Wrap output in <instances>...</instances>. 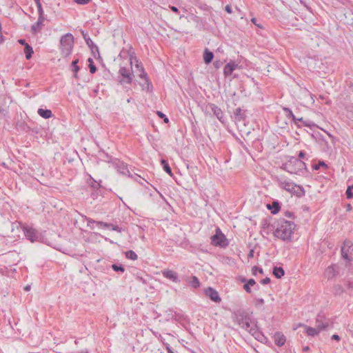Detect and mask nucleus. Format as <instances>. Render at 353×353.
Here are the masks:
<instances>
[{
    "label": "nucleus",
    "mask_w": 353,
    "mask_h": 353,
    "mask_svg": "<svg viewBox=\"0 0 353 353\" xmlns=\"http://www.w3.org/2000/svg\"><path fill=\"white\" fill-rule=\"evenodd\" d=\"M296 228L294 222L285 219L279 220L274 226V236L283 241H290Z\"/></svg>",
    "instance_id": "obj_1"
},
{
    "label": "nucleus",
    "mask_w": 353,
    "mask_h": 353,
    "mask_svg": "<svg viewBox=\"0 0 353 353\" xmlns=\"http://www.w3.org/2000/svg\"><path fill=\"white\" fill-rule=\"evenodd\" d=\"M232 319L242 328L247 330L252 336L256 338L259 334L258 329L254 322L252 321L248 314L242 310H237L232 313Z\"/></svg>",
    "instance_id": "obj_2"
},
{
    "label": "nucleus",
    "mask_w": 353,
    "mask_h": 353,
    "mask_svg": "<svg viewBox=\"0 0 353 353\" xmlns=\"http://www.w3.org/2000/svg\"><path fill=\"white\" fill-rule=\"evenodd\" d=\"M281 168L290 174H300L306 170V164L301 159L291 157L288 163L283 165Z\"/></svg>",
    "instance_id": "obj_3"
},
{
    "label": "nucleus",
    "mask_w": 353,
    "mask_h": 353,
    "mask_svg": "<svg viewBox=\"0 0 353 353\" xmlns=\"http://www.w3.org/2000/svg\"><path fill=\"white\" fill-rule=\"evenodd\" d=\"M277 181L280 188L292 194H296L298 196H301L304 194V190L302 187L296 185L285 176L279 177Z\"/></svg>",
    "instance_id": "obj_4"
},
{
    "label": "nucleus",
    "mask_w": 353,
    "mask_h": 353,
    "mask_svg": "<svg viewBox=\"0 0 353 353\" xmlns=\"http://www.w3.org/2000/svg\"><path fill=\"white\" fill-rule=\"evenodd\" d=\"M73 46L74 37L72 34L67 33L61 37L59 48L64 57H68L71 54Z\"/></svg>",
    "instance_id": "obj_5"
},
{
    "label": "nucleus",
    "mask_w": 353,
    "mask_h": 353,
    "mask_svg": "<svg viewBox=\"0 0 353 353\" xmlns=\"http://www.w3.org/2000/svg\"><path fill=\"white\" fill-rule=\"evenodd\" d=\"M85 219L87 221L88 227H89L90 229H94V225L95 224L96 225H97L99 227L111 229L112 230H114V231H116L118 232H121L123 231V229L119 227L118 225H114L113 224L103 222V221H94L90 218H88L86 216H85Z\"/></svg>",
    "instance_id": "obj_6"
},
{
    "label": "nucleus",
    "mask_w": 353,
    "mask_h": 353,
    "mask_svg": "<svg viewBox=\"0 0 353 353\" xmlns=\"http://www.w3.org/2000/svg\"><path fill=\"white\" fill-rule=\"evenodd\" d=\"M211 243L214 246L225 248L228 245V241L220 228H217L215 234L211 236Z\"/></svg>",
    "instance_id": "obj_7"
},
{
    "label": "nucleus",
    "mask_w": 353,
    "mask_h": 353,
    "mask_svg": "<svg viewBox=\"0 0 353 353\" xmlns=\"http://www.w3.org/2000/svg\"><path fill=\"white\" fill-rule=\"evenodd\" d=\"M132 66L130 65L129 68H126L124 66L120 67L119 73L122 77V80L121 83H126L128 84H131L132 82V79L134 77V74L132 72Z\"/></svg>",
    "instance_id": "obj_8"
},
{
    "label": "nucleus",
    "mask_w": 353,
    "mask_h": 353,
    "mask_svg": "<svg viewBox=\"0 0 353 353\" xmlns=\"http://www.w3.org/2000/svg\"><path fill=\"white\" fill-rule=\"evenodd\" d=\"M23 231L26 237L31 242L39 241L40 234L35 229L29 226H24L23 228Z\"/></svg>",
    "instance_id": "obj_9"
},
{
    "label": "nucleus",
    "mask_w": 353,
    "mask_h": 353,
    "mask_svg": "<svg viewBox=\"0 0 353 353\" xmlns=\"http://www.w3.org/2000/svg\"><path fill=\"white\" fill-rule=\"evenodd\" d=\"M205 110L208 112L213 113L220 121L223 122V113L217 105L214 103H208L205 107Z\"/></svg>",
    "instance_id": "obj_10"
},
{
    "label": "nucleus",
    "mask_w": 353,
    "mask_h": 353,
    "mask_svg": "<svg viewBox=\"0 0 353 353\" xmlns=\"http://www.w3.org/2000/svg\"><path fill=\"white\" fill-rule=\"evenodd\" d=\"M316 327H318L321 332L327 329L330 326L329 320L325 318L322 314H319L316 319Z\"/></svg>",
    "instance_id": "obj_11"
},
{
    "label": "nucleus",
    "mask_w": 353,
    "mask_h": 353,
    "mask_svg": "<svg viewBox=\"0 0 353 353\" xmlns=\"http://www.w3.org/2000/svg\"><path fill=\"white\" fill-rule=\"evenodd\" d=\"M46 20V17H39L37 21L31 26V33L37 34L40 32L44 26V21Z\"/></svg>",
    "instance_id": "obj_12"
},
{
    "label": "nucleus",
    "mask_w": 353,
    "mask_h": 353,
    "mask_svg": "<svg viewBox=\"0 0 353 353\" xmlns=\"http://www.w3.org/2000/svg\"><path fill=\"white\" fill-rule=\"evenodd\" d=\"M162 274L165 278L170 279L174 283L179 282L177 273L173 270H165L162 272Z\"/></svg>",
    "instance_id": "obj_13"
},
{
    "label": "nucleus",
    "mask_w": 353,
    "mask_h": 353,
    "mask_svg": "<svg viewBox=\"0 0 353 353\" xmlns=\"http://www.w3.org/2000/svg\"><path fill=\"white\" fill-rule=\"evenodd\" d=\"M205 294L208 296L210 298L212 301L216 303H219L221 301V299L220 298L218 292L212 288H208L205 290Z\"/></svg>",
    "instance_id": "obj_14"
},
{
    "label": "nucleus",
    "mask_w": 353,
    "mask_h": 353,
    "mask_svg": "<svg viewBox=\"0 0 353 353\" xmlns=\"http://www.w3.org/2000/svg\"><path fill=\"white\" fill-rule=\"evenodd\" d=\"M352 247V243L350 241H345L341 248V254L345 259L350 260L349 253L350 249Z\"/></svg>",
    "instance_id": "obj_15"
},
{
    "label": "nucleus",
    "mask_w": 353,
    "mask_h": 353,
    "mask_svg": "<svg viewBox=\"0 0 353 353\" xmlns=\"http://www.w3.org/2000/svg\"><path fill=\"white\" fill-rule=\"evenodd\" d=\"M237 68V64L234 61H230L226 64L223 68V74L225 77H228L232 74L234 70Z\"/></svg>",
    "instance_id": "obj_16"
},
{
    "label": "nucleus",
    "mask_w": 353,
    "mask_h": 353,
    "mask_svg": "<svg viewBox=\"0 0 353 353\" xmlns=\"http://www.w3.org/2000/svg\"><path fill=\"white\" fill-rule=\"evenodd\" d=\"M274 341L276 345L281 347L285 344L286 339L281 332H276L274 335Z\"/></svg>",
    "instance_id": "obj_17"
},
{
    "label": "nucleus",
    "mask_w": 353,
    "mask_h": 353,
    "mask_svg": "<svg viewBox=\"0 0 353 353\" xmlns=\"http://www.w3.org/2000/svg\"><path fill=\"white\" fill-rule=\"evenodd\" d=\"M130 65L132 66L133 61H135V67L140 71L143 67L142 63L137 60L134 52L130 53L129 54Z\"/></svg>",
    "instance_id": "obj_18"
},
{
    "label": "nucleus",
    "mask_w": 353,
    "mask_h": 353,
    "mask_svg": "<svg viewBox=\"0 0 353 353\" xmlns=\"http://www.w3.org/2000/svg\"><path fill=\"white\" fill-rule=\"evenodd\" d=\"M305 333L307 336H317L320 332V330L318 327H312L309 326H305Z\"/></svg>",
    "instance_id": "obj_19"
},
{
    "label": "nucleus",
    "mask_w": 353,
    "mask_h": 353,
    "mask_svg": "<svg viewBox=\"0 0 353 353\" xmlns=\"http://www.w3.org/2000/svg\"><path fill=\"white\" fill-rule=\"evenodd\" d=\"M37 113L40 117L44 119H50L52 117V113L50 110H44L42 108H39L38 109Z\"/></svg>",
    "instance_id": "obj_20"
},
{
    "label": "nucleus",
    "mask_w": 353,
    "mask_h": 353,
    "mask_svg": "<svg viewBox=\"0 0 353 353\" xmlns=\"http://www.w3.org/2000/svg\"><path fill=\"white\" fill-rule=\"evenodd\" d=\"M267 208L271 210L272 214H276L280 210V205L277 201H274L272 204H268Z\"/></svg>",
    "instance_id": "obj_21"
},
{
    "label": "nucleus",
    "mask_w": 353,
    "mask_h": 353,
    "mask_svg": "<svg viewBox=\"0 0 353 353\" xmlns=\"http://www.w3.org/2000/svg\"><path fill=\"white\" fill-rule=\"evenodd\" d=\"M284 270L281 267H274L273 269V274L277 279H281L284 275Z\"/></svg>",
    "instance_id": "obj_22"
},
{
    "label": "nucleus",
    "mask_w": 353,
    "mask_h": 353,
    "mask_svg": "<svg viewBox=\"0 0 353 353\" xmlns=\"http://www.w3.org/2000/svg\"><path fill=\"white\" fill-rule=\"evenodd\" d=\"M283 110L287 114V116L288 117L292 118L293 119V121H294L295 123H296L297 121H303V118L296 119L295 117V116L294 115L292 111L290 108H284Z\"/></svg>",
    "instance_id": "obj_23"
},
{
    "label": "nucleus",
    "mask_w": 353,
    "mask_h": 353,
    "mask_svg": "<svg viewBox=\"0 0 353 353\" xmlns=\"http://www.w3.org/2000/svg\"><path fill=\"white\" fill-rule=\"evenodd\" d=\"M33 52H34L32 48L28 43H26V46L24 47L26 58L27 59H30L32 57Z\"/></svg>",
    "instance_id": "obj_24"
},
{
    "label": "nucleus",
    "mask_w": 353,
    "mask_h": 353,
    "mask_svg": "<svg viewBox=\"0 0 353 353\" xmlns=\"http://www.w3.org/2000/svg\"><path fill=\"white\" fill-rule=\"evenodd\" d=\"M214 57V54L212 52L208 51V50H205L203 55L204 61L205 63H210Z\"/></svg>",
    "instance_id": "obj_25"
},
{
    "label": "nucleus",
    "mask_w": 353,
    "mask_h": 353,
    "mask_svg": "<svg viewBox=\"0 0 353 353\" xmlns=\"http://www.w3.org/2000/svg\"><path fill=\"white\" fill-rule=\"evenodd\" d=\"M89 180L88 183L94 189V190H98L101 187V184L99 182L97 181L95 179H94L91 175H89Z\"/></svg>",
    "instance_id": "obj_26"
},
{
    "label": "nucleus",
    "mask_w": 353,
    "mask_h": 353,
    "mask_svg": "<svg viewBox=\"0 0 353 353\" xmlns=\"http://www.w3.org/2000/svg\"><path fill=\"white\" fill-rule=\"evenodd\" d=\"M236 119L238 120H242L245 117V112L240 108H236L234 112Z\"/></svg>",
    "instance_id": "obj_27"
},
{
    "label": "nucleus",
    "mask_w": 353,
    "mask_h": 353,
    "mask_svg": "<svg viewBox=\"0 0 353 353\" xmlns=\"http://www.w3.org/2000/svg\"><path fill=\"white\" fill-rule=\"evenodd\" d=\"M255 284H256L255 281H254L253 279H249V280L247 281V283L244 285L243 288H244V290H245L247 292L250 293V292H251L250 287H251V286H254Z\"/></svg>",
    "instance_id": "obj_28"
},
{
    "label": "nucleus",
    "mask_w": 353,
    "mask_h": 353,
    "mask_svg": "<svg viewBox=\"0 0 353 353\" xmlns=\"http://www.w3.org/2000/svg\"><path fill=\"white\" fill-rule=\"evenodd\" d=\"M161 165H163V170L168 174H170V176H172V170L168 164V163L167 162V161L165 160H162L161 161Z\"/></svg>",
    "instance_id": "obj_29"
},
{
    "label": "nucleus",
    "mask_w": 353,
    "mask_h": 353,
    "mask_svg": "<svg viewBox=\"0 0 353 353\" xmlns=\"http://www.w3.org/2000/svg\"><path fill=\"white\" fill-rule=\"evenodd\" d=\"M125 256L127 259L131 260H137L138 258L137 254L132 250H129L125 252Z\"/></svg>",
    "instance_id": "obj_30"
},
{
    "label": "nucleus",
    "mask_w": 353,
    "mask_h": 353,
    "mask_svg": "<svg viewBox=\"0 0 353 353\" xmlns=\"http://www.w3.org/2000/svg\"><path fill=\"white\" fill-rule=\"evenodd\" d=\"M6 95L0 93V113L4 110L3 107L6 105Z\"/></svg>",
    "instance_id": "obj_31"
},
{
    "label": "nucleus",
    "mask_w": 353,
    "mask_h": 353,
    "mask_svg": "<svg viewBox=\"0 0 353 353\" xmlns=\"http://www.w3.org/2000/svg\"><path fill=\"white\" fill-rule=\"evenodd\" d=\"M191 286L194 288H197L200 285V282L198 279V278L195 276H192V281L190 283Z\"/></svg>",
    "instance_id": "obj_32"
},
{
    "label": "nucleus",
    "mask_w": 353,
    "mask_h": 353,
    "mask_svg": "<svg viewBox=\"0 0 353 353\" xmlns=\"http://www.w3.org/2000/svg\"><path fill=\"white\" fill-rule=\"evenodd\" d=\"M35 3H36L37 8L39 17H45L44 11L43 10L41 1Z\"/></svg>",
    "instance_id": "obj_33"
},
{
    "label": "nucleus",
    "mask_w": 353,
    "mask_h": 353,
    "mask_svg": "<svg viewBox=\"0 0 353 353\" xmlns=\"http://www.w3.org/2000/svg\"><path fill=\"white\" fill-rule=\"evenodd\" d=\"M88 61H89V68H90V72L92 74L95 73V72H96V71H97V68H96V66L94 65L93 60H92L91 58H89V59H88Z\"/></svg>",
    "instance_id": "obj_34"
},
{
    "label": "nucleus",
    "mask_w": 353,
    "mask_h": 353,
    "mask_svg": "<svg viewBox=\"0 0 353 353\" xmlns=\"http://www.w3.org/2000/svg\"><path fill=\"white\" fill-rule=\"evenodd\" d=\"M83 37H84V39H85V42H86L87 45H88V46H90V47H92L93 46H94V47H95L96 48H97V47L94 44V43H93V41H92V39H91L89 37H87V34H83Z\"/></svg>",
    "instance_id": "obj_35"
},
{
    "label": "nucleus",
    "mask_w": 353,
    "mask_h": 353,
    "mask_svg": "<svg viewBox=\"0 0 353 353\" xmlns=\"http://www.w3.org/2000/svg\"><path fill=\"white\" fill-rule=\"evenodd\" d=\"M352 189H353V185L351 186H349L346 190L345 194L347 199H352L353 198V193L352 192Z\"/></svg>",
    "instance_id": "obj_36"
},
{
    "label": "nucleus",
    "mask_w": 353,
    "mask_h": 353,
    "mask_svg": "<svg viewBox=\"0 0 353 353\" xmlns=\"http://www.w3.org/2000/svg\"><path fill=\"white\" fill-rule=\"evenodd\" d=\"M334 268L332 266H330L327 268L325 273L327 274L328 278H330L334 276Z\"/></svg>",
    "instance_id": "obj_37"
},
{
    "label": "nucleus",
    "mask_w": 353,
    "mask_h": 353,
    "mask_svg": "<svg viewBox=\"0 0 353 353\" xmlns=\"http://www.w3.org/2000/svg\"><path fill=\"white\" fill-rule=\"evenodd\" d=\"M112 269H113L114 271H116V272H119V271H120V272H123L125 271L124 268H123V266H121V265H116V264H113V265H112Z\"/></svg>",
    "instance_id": "obj_38"
},
{
    "label": "nucleus",
    "mask_w": 353,
    "mask_h": 353,
    "mask_svg": "<svg viewBox=\"0 0 353 353\" xmlns=\"http://www.w3.org/2000/svg\"><path fill=\"white\" fill-rule=\"evenodd\" d=\"M77 63H78V60H77H77L73 61H72V70H73L75 73H77V72L79 71V66L77 65Z\"/></svg>",
    "instance_id": "obj_39"
},
{
    "label": "nucleus",
    "mask_w": 353,
    "mask_h": 353,
    "mask_svg": "<svg viewBox=\"0 0 353 353\" xmlns=\"http://www.w3.org/2000/svg\"><path fill=\"white\" fill-rule=\"evenodd\" d=\"M157 115L160 117L164 119V122L165 123H168L169 122L168 118L161 112L157 111Z\"/></svg>",
    "instance_id": "obj_40"
},
{
    "label": "nucleus",
    "mask_w": 353,
    "mask_h": 353,
    "mask_svg": "<svg viewBox=\"0 0 353 353\" xmlns=\"http://www.w3.org/2000/svg\"><path fill=\"white\" fill-rule=\"evenodd\" d=\"M257 272H259L261 274L263 273V270L261 268H259L256 266H254L252 268V274L256 275L257 274Z\"/></svg>",
    "instance_id": "obj_41"
},
{
    "label": "nucleus",
    "mask_w": 353,
    "mask_h": 353,
    "mask_svg": "<svg viewBox=\"0 0 353 353\" xmlns=\"http://www.w3.org/2000/svg\"><path fill=\"white\" fill-rule=\"evenodd\" d=\"M139 76L141 79H147V74L145 73L143 68H141V70H140Z\"/></svg>",
    "instance_id": "obj_42"
},
{
    "label": "nucleus",
    "mask_w": 353,
    "mask_h": 353,
    "mask_svg": "<svg viewBox=\"0 0 353 353\" xmlns=\"http://www.w3.org/2000/svg\"><path fill=\"white\" fill-rule=\"evenodd\" d=\"M264 303V300L261 298H259L256 299V305L259 306Z\"/></svg>",
    "instance_id": "obj_43"
},
{
    "label": "nucleus",
    "mask_w": 353,
    "mask_h": 353,
    "mask_svg": "<svg viewBox=\"0 0 353 353\" xmlns=\"http://www.w3.org/2000/svg\"><path fill=\"white\" fill-rule=\"evenodd\" d=\"M74 1L80 5H85L89 2V0H74Z\"/></svg>",
    "instance_id": "obj_44"
},
{
    "label": "nucleus",
    "mask_w": 353,
    "mask_h": 353,
    "mask_svg": "<svg viewBox=\"0 0 353 353\" xmlns=\"http://www.w3.org/2000/svg\"><path fill=\"white\" fill-rule=\"evenodd\" d=\"M270 282V279L268 277H265V279L261 280V283L263 285L268 284Z\"/></svg>",
    "instance_id": "obj_45"
},
{
    "label": "nucleus",
    "mask_w": 353,
    "mask_h": 353,
    "mask_svg": "<svg viewBox=\"0 0 353 353\" xmlns=\"http://www.w3.org/2000/svg\"><path fill=\"white\" fill-rule=\"evenodd\" d=\"M305 152L304 151H300L299 153V159H305Z\"/></svg>",
    "instance_id": "obj_46"
},
{
    "label": "nucleus",
    "mask_w": 353,
    "mask_h": 353,
    "mask_svg": "<svg viewBox=\"0 0 353 353\" xmlns=\"http://www.w3.org/2000/svg\"><path fill=\"white\" fill-rule=\"evenodd\" d=\"M225 10L229 14H231L232 12V7L229 5H227L225 6Z\"/></svg>",
    "instance_id": "obj_47"
},
{
    "label": "nucleus",
    "mask_w": 353,
    "mask_h": 353,
    "mask_svg": "<svg viewBox=\"0 0 353 353\" xmlns=\"http://www.w3.org/2000/svg\"><path fill=\"white\" fill-rule=\"evenodd\" d=\"M121 165V168H123V171H122V173L125 174V171L126 172H128V170H127V168H126V165L123 163H121L120 164Z\"/></svg>",
    "instance_id": "obj_48"
},
{
    "label": "nucleus",
    "mask_w": 353,
    "mask_h": 353,
    "mask_svg": "<svg viewBox=\"0 0 353 353\" xmlns=\"http://www.w3.org/2000/svg\"><path fill=\"white\" fill-rule=\"evenodd\" d=\"M332 339L339 341H340L341 338L338 334H335L332 336Z\"/></svg>",
    "instance_id": "obj_49"
},
{
    "label": "nucleus",
    "mask_w": 353,
    "mask_h": 353,
    "mask_svg": "<svg viewBox=\"0 0 353 353\" xmlns=\"http://www.w3.org/2000/svg\"><path fill=\"white\" fill-rule=\"evenodd\" d=\"M136 181L141 185L143 184V181L146 182V181L145 179H141L139 176H137V179H136Z\"/></svg>",
    "instance_id": "obj_50"
},
{
    "label": "nucleus",
    "mask_w": 353,
    "mask_h": 353,
    "mask_svg": "<svg viewBox=\"0 0 353 353\" xmlns=\"http://www.w3.org/2000/svg\"><path fill=\"white\" fill-rule=\"evenodd\" d=\"M170 8L171 9L172 11H173L174 12H176V13H178L179 12V10L175 6H170Z\"/></svg>",
    "instance_id": "obj_51"
},
{
    "label": "nucleus",
    "mask_w": 353,
    "mask_h": 353,
    "mask_svg": "<svg viewBox=\"0 0 353 353\" xmlns=\"http://www.w3.org/2000/svg\"><path fill=\"white\" fill-rule=\"evenodd\" d=\"M319 99H321V100H325V103H327V104H329V103H330V100L326 99L325 98V97H324V96H323V95H320V96H319Z\"/></svg>",
    "instance_id": "obj_52"
},
{
    "label": "nucleus",
    "mask_w": 353,
    "mask_h": 353,
    "mask_svg": "<svg viewBox=\"0 0 353 353\" xmlns=\"http://www.w3.org/2000/svg\"><path fill=\"white\" fill-rule=\"evenodd\" d=\"M19 43L21 45H23L24 47L26 46V43H27L24 39H19Z\"/></svg>",
    "instance_id": "obj_53"
},
{
    "label": "nucleus",
    "mask_w": 353,
    "mask_h": 353,
    "mask_svg": "<svg viewBox=\"0 0 353 353\" xmlns=\"http://www.w3.org/2000/svg\"><path fill=\"white\" fill-rule=\"evenodd\" d=\"M352 210V206L350 204L347 205V210L350 211Z\"/></svg>",
    "instance_id": "obj_54"
},
{
    "label": "nucleus",
    "mask_w": 353,
    "mask_h": 353,
    "mask_svg": "<svg viewBox=\"0 0 353 353\" xmlns=\"http://www.w3.org/2000/svg\"><path fill=\"white\" fill-rule=\"evenodd\" d=\"M310 97H311V99H312V101L314 103V95L312 94H310Z\"/></svg>",
    "instance_id": "obj_55"
},
{
    "label": "nucleus",
    "mask_w": 353,
    "mask_h": 353,
    "mask_svg": "<svg viewBox=\"0 0 353 353\" xmlns=\"http://www.w3.org/2000/svg\"><path fill=\"white\" fill-rule=\"evenodd\" d=\"M168 353H174L171 349L168 348Z\"/></svg>",
    "instance_id": "obj_56"
},
{
    "label": "nucleus",
    "mask_w": 353,
    "mask_h": 353,
    "mask_svg": "<svg viewBox=\"0 0 353 353\" xmlns=\"http://www.w3.org/2000/svg\"><path fill=\"white\" fill-rule=\"evenodd\" d=\"M319 165L322 166H325V163L323 161L321 162Z\"/></svg>",
    "instance_id": "obj_57"
},
{
    "label": "nucleus",
    "mask_w": 353,
    "mask_h": 353,
    "mask_svg": "<svg viewBox=\"0 0 353 353\" xmlns=\"http://www.w3.org/2000/svg\"><path fill=\"white\" fill-rule=\"evenodd\" d=\"M138 279L143 283H145V281L141 277H138Z\"/></svg>",
    "instance_id": "obj_58"
},
{
    "label": "nucleus",
    "mask_w": 353,
    "mask_h": 353,
    "mask_svg": "<svg viewBox=\"0 0 353 353\" xmlns=\"http://www.w3.org/2000/svg\"><path fill=\"white\" fill-rule=\"evenodd\" d=\"M155 191L159 194L161 197L163 198V195L159 191H157V190H155Z\"/></svg>",
    "instance_id": "obj_59"
},
{
    "label": "nucleus",
    "mask_w": 353,
    "mask_h": 353,
    "mask_svg": "<svg viewBox=\"0 0 353 353\" xmlns=\"http://www.w3.org/2000/svg\"><path fill=\"white\" fill-rule=\"evenodd\" d=\"M30 290V286H26V287L25 288V290L28 291V290Z\"/></svg>",
    "instance_id": "obj_60"
},
{
    "label": "nucleus",
    "mask_w": 353,
    "mask_h": 353,
    "mask_svg": "<svg viewBox=\"0 0 353 353\" xmlns=\"http://www.w3.org/2000/svg\"><path fill=\"white\" fill-rule=\"evenodd\" d=\"M80 353H89L88 350H84V351H82Z\"/></svg>",
    "instance_id": "obj_61"
},
{
    "label": "nucleus",
    "mask_w": 353,
    "mask_h": 353,
    "mask_svg": "<svg viewBox=\"0 0 353 353\" xmlns=\"http://www.w3.org/2000/svg\"><path fill=\"white\" fill-rule=\"evenodd\" d=\"M252 21L254 23H256V19L253 18V19H252Z\"/></svg>",
    "instance_id": "obj_62"
},
{
    "label": "nucleus",
    "mask_w": 353,
    "mask_h": 353,
    "mask_svg": "<svg viewBox=\"0 0 353 353\" xmlns=\"http://www.w3.org/2000/svg\"><path fill=\"white\" fill-rule=\"evenodd\" d=\"M314 169H316V170L319 169V166L316 165Z\"/></svg>",
    "instance_id": "obj_63"
},
{
    "label": "nucleus",
    "mask_w": 353,
    "mask_h": 353,
    "mask_svg": "<svg viewBox=\"0 0 353 353\" xmlns=\"http://www.w3.org/2000/svg\"><path fill=\"white\" fill-rule=\"evenodd\" d=\"M35 3L40 2V0H34Z\"/></svg>",
    "instance_id": "obj_64"
}]
</instances>
